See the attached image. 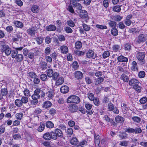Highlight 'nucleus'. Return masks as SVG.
I'll use <instances>...</instances> for the list:
<instances>
[{
    "label": "nucleus",
    "instance_id": "nucleus-1",
    "mask_svg": "<svg viewBox=\"0 0 147 147\" xmlns=\"http://www.w3.org/2000/svg\"><path fill=\"white\" fill-rule=\"evenodd\" d=\"M47 76L50 78L52 77V79L54 80H56L59 76V74L57 72L54 73L53 69H49L47 70Z\"/></svg>",
    "mask_w": 147,
    "mask_h": 147
},
{
    "label": "nucleus",
    "instance_id": "nucleus-2",
    "mask_svg": "<svg viewBox=\"0 0 147 147\" xmlns=\"http://www.w3.org/2000/svg\"><path fill=\"white\" fill-rule=\"evenodd\" d=\"M80 101V98L75 95H71L67 99V102L69 103H74L78 104Z\"/></svg>",
    "mask_w": 147,
    "mask_h": 147
},
{
    "label": "nucleus",
    "instance_id": "nucleus-3",
    "mask_svg": "<svg viewBox=\"0 0 147 147\" xmlns=\"http://www.w3.org/2000/svg\"><path fill=\"white\" fill-rule=\"evenodd\" d=\"M52 133L53 134V139L54 140H56L57 137L62 138L63 136V134L61 130L56 129L55 130V131H52Z\"/></svg>",
    "mask_w": 147,
    "mask_h": 147
},
{
    "label": "nucleus",
    "instance_id": "nucleus-4",
    "mask_svg": "<svg viewBox=\"0 0 147 147\" xmlns=\"http://www.w3.org/2000/svg\"><path fill=\"white\" fill-rule=\"evenodd\" d=\"M145 57V55L144 53L139 52L137 53L136 55L137 58L141 65L144 64L145 62L144 59Z\"/></svg>",
    "mask_w": 147,
    "mask_h": 147
},
{
    "label": "nucleus",
    "instance_id": "nucleus-5",
    "mask_svg": "<svg viewBox=\"0 0 147 147\" xmlns=\"http://www.w3.org/2000/svg\"><path fill=\"white\" fill-rule=\"evenodd\" d=\"M2 51L4 52L7 56L9 55L11 53V54L12 52L11 49L8 45H3L2 48Z\"/></svg>",
    "mask_w": 147,
    "mask_h": 147
},
{
    "label": "nucleus",
    "instance_id": "nucleus-6",
    "mask_svg": "<svg viewBox=\"0 0 147 147\" xmlns=\"http://www.w3.org/2000/svg\"><path fill=\"white\" fill-rule=\"evenodd\" d=\"M11 57L13 58H15V61L18 62H21L23 59V55L20 54H15L12 53Z\"/></svg>",
    "mask_w": 147,
    "mask_h": 147
},
{
    "label": "nucleus",
    "instance_id": "nucleus-7",
    "mask_svg": "<svg viewBox=\"0 0 147 147\" xmlns=\"http://www.w3.org/2000/svg\"><path fill=\"white\" fill-rule=\"evenodd\" d=\"M78 107L76 105L72 104L69 105L68 107V109L71 113H74L77 111L78 109Z\"/></svg>",
    "mask_w": 147,
    "mask_h": 147
},
{
    "label": "nucleus",
    "instance_id": "nucleus-8",
    "mask_svg": "<svg viewBox=\"0 0 147 147\" xmlns=\"http://www.w3.org/2000/svg\"><path fill=\"white\" fill-rule=\"evenodd\" d=\"M147 39V35L145 34H141L138 37V42L140 43L141 42H144Z\"/></svg>",
    "mask_w": 147,
    "mask_h": 147
},
{
    "label": "nucleus",
    "instance_id": "nucleus-9",
    "mask_svg": "<svg viewBox=\"0 0 147 147\" xmlns=\"http://www.w3.org/2000/svg\"><path fill=\"white\" fill-rule=\"evenodd\" d=\"M53 134L52 131L50 132H47L45 133L43 136V138L45 140H50L51 138L53 139Z\"/></svg>",
    "mask_w": 147,
    "mask_h": 147
},
{
    "label": "nucleus",
    "instance_id": "nucleus-10",
    "mask_svg": "<svg viewBox=\"0 0 147 147\" xmlns=\"http://www.w3.org/2000/svg\"><path fill=\"white\" fill-rule=\"evenodd\" d=\"M40 95H37L34 93L32 96V98L34 101H32V102L34 105L36 104L38 102V99L40 98Z\"/></svg>",
    "mask_w": 147,
    "mask_h": 147
},
{
    "label": "nucleus",
    "instance_id": "nucleus-11",
    "mask_svg": "<svg viewBox=\"0 0 147 147\" xmlns=\"http://www.w3.org/2000/svg\"><path fill=\"white\" fill-rule=\"evenodd\" d=\"M80 17L82 18H88V14L86 11L85 10H81L79 13Z\"/></svg>",
    "mask_w": 147,
    "mask_h": 147
},
{
    "label": "nucleus",
    "instance_id": "nucleus-12",
    "mask_svg": "<svg viewBox=\"0 0 147 147\" xmlns=\"http://www.w3.org/2000/svg\"><path fill=\"white\" fill-rule=\"evenodd\" d=\"M83 74L80 71H76L74 73L75 78L78 80H80L83 78Z\"/></svg>",
    "mask_w": 147,
    "mask_h": 147
},
{
    "label": "nucleus",
    "instance_id": "nucleus-13",
    "mask_svg": "<svg viewBox=\"0 0 147 147\" xmlns=\"http://www.w3.org/2000/svg\"><path fill=\"white\" fill-rule=\"evenodd\" d=\"M54 94V92L51 90H50L47 92L46 94V96L47 99L50 100L52 99L53 98Z\"/></svg>",
    "mask_w": 147,
    "mask_h": 147
},
{
    "label": "nucleus",
    "instance_id": "nucleus-14",
    "mask_svg": "<svg viewBox=\"0 0 147 147\" xmlns=\"http://www.w3.org/2000/svg\"><path fill=\"white\" fill-rule=\"evenodd\" d=\"M95 144L96 147H100V137L99 136L97 135L95 136Z\"/></svg>",
    "mask_w": 147,
    "mask_h": 147
},
{
    "label": "nucleus",
    "instance_id": "nucleus-15",
    "mask_svg": "<svg viewBox=\"0 0 147 147\" xmlns=\"http://www.w3.org/2000/svg\"><path fill=\"white\" fill-rule=\"evenodd\" d=\"M131 69L132 71H138V66L137 63L136 61H134L132 62Z\"/></svg>",
    "mask_w": 147,
    "mask_h": 147
},
{
    "label": "nucleus",
    "instance_id": "nucleus-16",
    "mask_svg": "<svg viewBox=\"0 0 147 147\" xmlns=\"http://www.w3.org/2000/svg\"><path fill=\"white\" fill-rule=\"evenodd\" d=\"M60 49L61 52L62 53L66 54L68 51V47L65 45H63L60 47Z\"/></svg>",
    "mask_w": 147,
    "mask_h": 147
},
{
    "label": "nucleus",
    "instance_id": "nucleus-17",
    "mask_svg": "<svg viewBox=\"0 0 147 147\" xmlns=\"http://www.w3.org/2000/svg\"><path fill=\"white\" fill-rule=\"evenodd\" d=\"M64 82V80L63 77H59L57 80H56L55 85L57 86L61 85Z\"/></svg>",
    "mask_w": 147,
    "mask_h": 147
},
{
    "label": "nucleus",
    "instance_id": "nucleus-18",
    "mask_svg": "<svg viewBox=\"0 0 147 147\" xmlns=\"http://www.w3.org/2000/svg\"><path fill=\"white\" fill-rule=\"evenodd\" d=\"M57 29L56 27L54 25H50L46 26V30L49 31H54Z\"/></svg>",
    "mask_w": 147,
    "mask_h": 147
},
{
    "label": "nucleus",
    "instance_id": "nucleus-19",
    "mask_svg": "<svg viewBox=\"0 0 147 147\" xmlns=\"http://www.w3.org/2000/svg\"><path fill=\"white\" fill-rule=\"evenodd\" d=\"M61 92L63 93H66L68 92L69 90L68 87L65 85L61 86L60 88Z\"/></svg>",
    "mask_w": 147,
    "mask_h": 147
},
{
    "label": "nucleus",
    "instance_id": "nucleus-20",
    "mask_svg": "<svg viewBox=\"0 0 147 147\" xmlns=\"http://www.w3.org/2000/svg\"><path fill=\"white\" fill-rule=\"evenodd\" d=\"M117 60L119 62H127L128 61V59L127 57L121 55L118 57Z\"/></svg>",
    "mask_w": 147,
    "mask_h": 147
},
{
    "label": "nucleus",
    "instance_id": "nucleus-21",
    "mask_svg": "<svg viewBox=\"0 0 147 147\" xmlns=\"http://www.w3.org/2000/svg\"><path fill=\"white\" fill-rule=\"evenodd\" d=\"M138 84H139V81L135 79H132L129 82V85L131 86H132L133 87Z\"/></svg>",
    "mask_w": 147,
    "mask_h": 147
},
{
    "label": "nucleus",
    "instance_id": "nucleus-22",
    "mask_svg": "<svg viewBox=\"0 0 147 147\" xmlns=\"http://www.w3.org/2000/svg\"><path fill=\"white\" fill-rule=\"evenodd\" d=\"M86 57L88 58H94V53L92 50H89L86 53Z\"/></svg>",
    "mask_w": 147,
    "mask_h": 147
},
{
    "label": "nucleus",
    "instance_id": "nucleus-23",
    "mask_svg": "<svg viewBox=\"0 0 147 147\" xmlns=\"http://www.w3.org/2000/svg\"><path fill=\"white\" fill-rule=\"evenodd\" d=\"M104 81V78L102 77L96 78L94 81V84L97 85L100 84Z\"/></svg>",
    "mask_w": 147,
    "mask_h": 147
},
{
    "label": "nucleus",
    "instance_id": "nucleus-24",
    "mask_svg": "<svg viewBox=\"0 0 147 147\" xmlns=\"http://www.w3.org/2000/svg\"><path fill=\"white\" fill-rule=\"evenodd\" d=\"M116 121L119 123H121L123 122L125 119L123 117L118 115L115 117Z\"/></svg>",
    "mask_w": 147,
    "mask_h": 147
},
{
    "label": "nucleus",
    "instance_id": "nucleus-25",
    "mask_svg": "<svg viewBox=\"0 0 147 147\" xmlns=\"http://www.w3.org/2000/svg\"><path fill=\"white\" fill-rule=\"evenodd\" d=\"M52 105L51 103L49 101H46L42 105L43 107L45 109L51 107Z\"/></svg>",
    "mask_w": 147,
    "mask_h": 147
},
{
    "label": "nucleus",
    "instance_id": "nucleus-26",
    "mask_svg": "<svg viewBox=\"0 0 147 147\" xmlns=\"http://www.w3.org/2000/svg\"><path fill=\"white\" fill-rule=\"evenodd\" d=\"M45 125L43 122H40V125L38 128V131L40 132L42 131L45 128Z\"/></svg>",
    "mask_w": 147,
    "mask_h": 147
},
{
    "label": "nucleus",
    "instance_id": "nucleus-27",
    "mask_svg": "<svg viewBox=\"0 0 147 147\" xmlns=\"http://www.w3.org/2000/svg\"><path fill=\"white\" fill-rule=\"evenodd\" d=\"M39 66L42 70L46 69L47 67V63L45 61H42L40 63Z\"/></svg>",
    "mask_w": 147,
    "mask_h": 147
},
{
    "label": "nucleus",
    "instance_id": "nucleus-28",
    "mask_svg": "<svg viewBox=\"0 0 147 147\" xmlns=\"http://www.w3.org/2000/svg\"><path fill=\"white\" fill-rule=\"evenodd\" d=\"M35 30L33 28L28 29L27 30L28 33L32 36H34L35 35Z\"/></svg>",
    "mask_w": 147,
    "mask_h": 147
},
{
    "label": "nucleus",
    "instance_id": "nucleus-29",
    "mask_svg": "<svg viewBox=\"0 0 147 147\" xmlns=\"http://www.w3.org/2000/svg\"><path fill=\"white\" fill-rule=\"evenodd\" d=\"M39 8L37 5H34L32 7L31 10L34 13H37L39 10Z\"/></svg>",
    "mask_w": 147,
    "mask_h": 147
},
{
    "label": "nucleus",
    "instance_id": "nucleus-30",
    "mask_svg": "<svg viewBox=\"0 0 147 147\" xmlns=\"http://www.w3.org/2000/svg\"><path fill=\"white\" fill-rule=\"evenodd\" d=\"M23 48V47H15L13 48L14 49L12 51V53H13V54H18V51H20L22 50Z\"/></svg>",
    "mask_w": 147,
    "mask_h": 147
},
{
    "label": "nucleus",
    "instance_id": "nucleus-31",
    "mask_svg": "<svg viewBox=\"0 0 147 147\" xmlns=\"http://www.w3.org/2000/svg\"><path fill=\"white\" fill-rule=\"evenodd\" d=\"M82 46V43L80 41H77L75 44V47L77 49H79Z\"/></svg>",
    "mask_w": 147,
    "mask_h": 147
},
{
    "label": "nucleus",
    "instance_id": "nucleus-32",
    "mask_svg": "<svg viewBox=\"0 0 147 147\" xmlns=\"http://www.w3.org/2000/svg\"><path fill=\"white\" fill-rule=\"evenodd\" d=\"M73 6L74 7H76L79 10H81L82 8V7L79 3H76L74 2L73 3Z\"/></svg>",
    "mask_w": 147,
    "mask_h": 147
},
{
    "label": "nucleus",
    "instance_id": "nucleus-33",
    "mask_svg": "<svg viewBox=\"0 0 147 147\" xmlns=\"http://www.w3.org/2000/svg\"><path fill=\"white\" fill-rule=\"evenodd\" d=\"M15 104L18 107L22 106L23 105L21 100L19 99H17L15 100Z\"/></svg>",
    "mask_w": 147,
    "mask_h": 147
},
{
    "label": "nucleus",
    "instance_id": "nucleus-34",
    "mask_svg": "<svg viewBox=\"0 0 147 147\" xmlns=\"http://www.w3.org/2000/svg\"><path fill=\"white\" fill-rule=\"evenodd\" d=\"M46 126L48 128H52L54 127V124L51 121H48L46 123Z\"/></svg>",
    "mask_w": 147,
    "mask_h": 147
},
{
    "label": "nucleus",
    "instance_id": "nucleus-35",
    "mask_svg": "<svg viewBox=\"0 0 147 147\" xmlns=\"http://www.w3.org/2000/svg\"><path fill=\"white\" fill-rule=\"evenodd\" d=\"M121 79L125 82H127L129 80V77L128 76L124 74H123L121 75Z\"/></svg>",
    "mask_w": 147,
    "mask_h": 147
},
{
    "label": "nucleus",
    "instance_id": "nucleus-36",
    "mask_svg": "<svg viewBox=\"0 0 147 147\" xmlns=\"http://www.w3.org/2000/svg\"><path fill=\"white\" fill-rule=\"evenodd\" d=\"M70 143L73 145H76L78 143V141L76 137H74L70 140Z\"/></svg>",
    "mask_w": 147,
    "mask_h": 147
},
{
    "label": "nucleus",
    "instance_id": "nucleus-37",
    "mask_svg": "<svg viewBox=\"0 0 147 147\" xmlns=\"http://www.w3.org/2000/svg\"><path fill=\"white\" fill-rule=\"evenodd\" d=\"M108 24L110 27L115 28L116 26L117 23L115 21L109 20L108 22Z\"/></svg>",
    "mask_w": 147,
    "mask_h": 147
},
{
    "label": "nucleus",
    "instance_id": "nucleus-38",
    "mask_svg": "<svg viewBox=\"0 0 147 147\" xmlns=\"http://www.w3.org/2000/svg\"><path fill=\"white\" fill-rule=\"evenodd\" d=\"M23 92L25 96H24L29 97L30 96V91L28 90L25 89L23 91Z\"/></svg>",
    "mask_w": 147,
    "mask_h": 147
},
{
    "label": "nucleus",
    "instance_id": "nucleus-39",
    "mask_svg": "<svg viewBox=\"0 0 147 147\" xmlns=\"http://www.w3.org/2000/svg\"><path fill=\"white\" fill-rule=\"evenodd\" d=\"M23 115H24L23 113H20L16 114L15 115V116L17 119L19 120H21L22 119Z\"/></svg>",
    "mask_w": 147,
    "mask_h": 147
},
{
    "label": "nucleus",
    "instance_id": "nucleus-40",
    "mask_svg": "<svg viewBox=\"0 0 147 147\" xmlns=\"http://www.w3.org/2000/svg\"><path fill=\"white\" fill-rule=\"evenodd\" d=\"M14 24L16 27L20 28H22L23 26V24L22 22L18 21L15 22Z\"/></svg>",
    "mask_w": 147,
    "mask_h": 147
},
{
    "label": "nucleus",
    "instance_id": "nucleus-41",
    "mask_svg": "<svg viewBox=\"0 0 147 147\" xmlns=\"http://www.w3.org/2000/svg\"><path fill=\"white\" fill-rule=\"evenodd\" d=\"M36 40L37 42V43L39 45H41L43 42V38L41 37H36Z\"/></svg>",
    "mask_w": 147,
    "mask_h": 147
},
{
    "label": "nucleus",
    "instance_id": "nucleus-42",
    "mask_svg": "<svg viewBox=\"0 0 147 147\" xmlns=\"http://www.w3.org/2000/svg\"><path fill=\"white\" fill-rule=\"evenodd\" d=\"M82 27L83 28L85 31H88L90 29V26L85 24H82Z\"/></svg>",
    "mask_w": 147,
    "mask_h": 147
},
{
    "label": "nucleus",
    "instance_id": "nucleus-43",
    "mask_svg": "<svg viewBox=\"0 0 147 147\" xmlns=\"http://www.w3.org/2000/svg\"><path fill=\"white\" fill-rule=\"evenodd\" d=\"M74 52L75 54L78 56H83L85 53L84 52L78 50L75 51Z\"/></svg>",
    "mask_w": 147,
    "mask_h": 147
},
{
    "label": "nucleus",
    "instance_id": "nucleus-44",
    "mask_svg": "<svg viewBox=\"0 0 147 147\" xmlns=\"http://www.w3.org/2000/svg\"><path fill=\"white\" fill-rule=\"evenodd\" d=\"M132 119L134 122L137 123H139L141 121V119L140 117L136 116L133 117Z\"/></svg>",
    "mask_w": 147,
    "mask_h": 147
},
{
    "label": "nucleus",
    "instance_id": "nucleus-45",
    "mask_svg": "<svg viewBox=\"0 0 147 147\" xmlns=\"http://www.w3.org/2000/svg\"><path fill=\"white\" fill-rule=\"evenodd\" d=\"M125 132H127L129 133H134L135 131L134 129L130 127L125 129Z\"/></svg>",
    "mask_w": 147,
    "mask_h": 147
},
{
    "label": "nucleus",
    "instance_id": "nucleus-46",
    "mask_svg": "<svg viewBox=\"0 0 147 147\" xmlns=\"http://www.w3.org/2000/svg\"><path fill=\"white\" fill-rule=\"evenodd\" d=\"M72 68L74 70L77 69L79 67L78 63L77 61L74 62L72 64Z\"/></svg>",
    "mask_w": 147,
    "mask_h": 147
},
{
    "label": "nucleus",
    "instance_id": "nucleus-47",
    "mask_svg": "<svg viewBox=\"0 0 147 147\" xmlns=\"http://www.w3.org/2000/svg\"><path fill=\"white\" fill-rule=\"evenodd\" d=\"M113 9L114 11L117 12H119L121 10L120 6L119 5H116L114 6L113 8Z\"/></svg>",
    "mask_w": 147,
    "mask_h": 147
},
{
    "label": "nucleus",
    "instance_id": "nucleus-48",
    "mask_svg": "<svg viewBox=\"0 0 147 147\" xmlns=\"http://www.w3.org/2000/svg\"><path fill=\"white\" fill-rule=\"evenodd\" d=\"M28 98L27 97L23 96L22 97L21 99L22 103H26L28 101Z\"/></svg>",
    "mask_w": 147,
    "mask_h": 147
},
{
    "label": "nucleus",
    "instance_id": "nucleus-49",
    "mask_svg": "<svg viewBox=\"0 0 147 147\" xmlns=\"http://www.w3.org/2000/svg\"><path fill=\"white\" fill-rule=\"evenodd\" d=\"M133 88L138 92H140L141 91V87L138 85V84L133 86Z\"/></svg>",
    "mask_w": 147,
    "mask_h": 147
},
{
    "label": "nucleus",
    "instance_id": "nucleus-50",
    "mask_svg": "<svg viewBox=\"0 0 147 147\" xmlns=\"http://www.w3.org/2000/svg\"><path fill=\"white\" fill-rule=\"evenodd\" d=\"M87 144V141L86 140H84L79 143L78 146V147L79 146L83 147L84 145H86Z\"/></svg>",
    "mask_w": 147,
    "mask_h": 147
},
{
    "label": "nucleus",
    "instance_id": "nucleus-51",
    "mask_svg": "<svg viewBox=\"0 0 147 147\" xmlns=\"http://www.w3.org/2000/svg\"><path fill=\"white\" fill-rule=\"evenodd\" d=\"M109 52L108 51H105L102 54V57L104 59H105L110 55Z\"/></svg>",
    "mask_w": 147,
    "mask_h": 147
},
{
    "label": "nucleus",
    "instance_id": "nucleus-52",
    "mask_svg": "<svg viewBox=\"0 0 147 147\" xmlns=\"http://www.w3.org/2000/svg\"><path fill=\"white\" fill-rule=\"evenodd\" d=\"M40 78L41 80L45 81L47 78V76L46 74H43L40 76Z\"/></svg>",
    "mask_w": 147,
    "mask_h": 147
},
{
    "label": "nucleus",
    "instance_id": "nucleus-53",
    "mask_svg": "<svg viewBox=\"0 0 147 147\" xmlns=\"http://www.w3.org/2000/svg\"><path fill=\"white\" fill-rule=\"evenodd\" d=\"M111 34L114 36H116L118 34V30L115 28H112L111 30Z\"/></svg>",
    "mask_w": 147,
    "mask_h": 147
},
{
    "label": "nucleus",
    "instance_id": "nucleus-54",
    "mask_svg": "<svg viewBox=\"0 0 147 147\" xmlns=\"http://www.w3.org/2000/svg\"><path fill=\"white\" fill-rule=\"evenodd\" d=\"M96 27L98 29H105L107 28V27L106 26H103L99 24H96Z\"/></svg>",
    "mask_w": 147,
    "mask_h": 147
},
{
    "label": "nucleus",
    "instance_id": "nucleus-55",
    "mask_svg": "<svg viewBox=\"0 0 147 147\" xmlns=\"http://www.w3.org/2000/svg\"><path fill=\"white\" fill-rule=\"evenodd\" d=\"M114 20L116 21H119L122 18V17L119 15L115 16H113Z\"/></svg>",
    "mask_w": 147,
    "mask_h": 147
},
{
    "label": "nucleus",
    "instance_id": "nucleus-56",
    "mask_svg": "<svg viewBox=\"0 0 147 147\" xmlns=\"http://www.w3.org/2000/svg\"><path fill=\"white\" fill-rule=\"evenodd\" d=\"M145 75V73L144 71H140L138 73V76L140 78H143Z\"/></svg>",
    "mask_w": 147,
    "mask_h": 147
},
{
    "label": "nucleus",
    "instance_id": "nucleus-57",
    "mask_svg": "<svg viewBox=\"0 0 147 147\" xmlns=\"http://www.w3.org/2000/svg\"><path fill=\"white\" fill-rule=\"evenodd\" d=\"M67 23L69 26L71 27H74L75 26L74 23L71 20L67 21Z\"/></svg>",
    "mask_w": 147,
    "mask_h": 147
},
{
    "label": "nucleus",
    "instance_id": "nucleus-58",
    "mask_svg": "<svg viewBox=\"0 0 147 147\" xmlns=\"http://www.w3.org/2000/svg\"><path fill=\"white\" fill-rule=\"evenodd\" d=\"M7 89L5 88L1 89V94L2 96H6L7 94Z\"/></svg>",
    "mask_w": 147,
    "mask_h": 147
},
{
    "label": "nucleus",
    "instance_id": "nucleus-59",
    "mask_svg": "<svg viewBox=\"0 0 147 147\" xmlns=\"http://www.w3.org/2000/svg\"><path fill=\"white\" fill-rule=\"evenodd\" d=\"M120 48V46L117 45H115L113 47V50L115 52L118 51Z\"/></svg>",
    "mask_w": 147,
    "mask_h": 147
},
{
    "label": "nucleus",
    "instance_id": "nucleus-60",
    "mask_svg": "<svg viewBox=\"0 0 147 147\" xmlns=\"http://www.w3.org/2000/svg\"><path fill=\"white\" fill-rule=\"evenodd\" d=\"M109 101V99L107 96H105L102 100L103 103H106L108 102Z\"/></svg>",
    "mask_w": 147,
    "mask_h": 147
},
{
    "label": "nucleus",
    "instance_id": "nucleus-61",
    "mask_svg": "<svg viewBox=\"0 0 147 147\" xmlns=\"http://www.w3.org/2000/svg\"><path fill=\"white\" fill-rule=\"evenodd\" d=\"M147 101V98L146 97H143L141 98L140 102L141 104H144Z\"/></svg>",
    "mask_w": 147,
    "mask_h": 147
},
{
    "label": "nucleus",
    "instance_id": "nucleus-62",
    "mask_svg": "<svg viewBox=\"0 0 147 147\" xmlns=\"http://www.w3.org/2000/svg\"><path fill=\"white\" fill-rule=\"evenodd\" d=\"M51 49L49 47H46L44 51V52L47 55H49L51 53Z\"/></svg>",
    "mask_w": 147,
    "mask_h": 147
},
{
    "label": "nucleus",
    "instance_id": "nucleus-63",
    "mask_svg": "<svg viewBox=\"0 0 147 147\" xmlns=\"http://www.w3.org/2000/svg\"><path fill=\"white\" fill-rule=\"evenodd\" d=\"M64 30L67 33H71L73 32L71 28L68 27H66L65 28Z\"/></svg>",
    "mask_w": 147,
    "mask_h": 147
},
{
    "label": "nucleus",
    "instance_id": "nucleus-64",
    "mask_svg": "<svg viewBox=\"0 0 147 147\" xmlns=\"http://www.w3.org/2000/svg\"><path fill=\"white\" fill-rule=\"evenodd\" d=\"M88 97L91 101H93L94 98L93 94L92 93H89L88 94Z\"/></svg>",
    "mask_w": 147,
    "mask_h": 147
}]
</instances>
